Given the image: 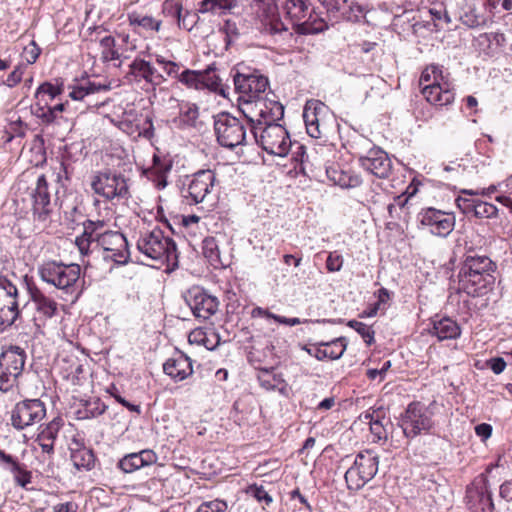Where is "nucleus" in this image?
I'll return each instance as SVG.
<instances>
[{
    "mask_svg": "<svg viewBox=\"0 0 512 512\" xmlns=\"http://www.w3.org/2000/svg\"><path fill=\"white\" fill-rule=\"evenodd\" d=\"M419 87L424 99L437 110H448L455 102V86L440 65L430 64L422 70Z\"/></svg>",
    "mask_w": 512,
    "mask_h": 512,
    "instance_id": "4",
    "label": "nucleus"
},
{
    "mask_svg": "<svg viewBox=\"0 0 512 512\" xmlns=\"http://www.w3.org/2000/svg\"><path fill=\"white\" fill-rule=\"evenodd\" d=\"M202 251L204 257L214 269H220L226 266L225 262L221 258L219 243L214 236L204 238L202 242Z\"/></svg>",
    "mask_w": 512,
    "mask_h": 512,
    "instance_id": "42",
    "label": "nucleus"
},
{
    "mask_svg": "<svg viewBox=\"0 0 512 512\" xmlns=\"http://www.w3.org/2000/svg\"><path fill=\"white\" fill-rule=\"evenodd\" d=\"M26 70L27 64H17L3 80V85L10 89L15 88L23 81Z\"/></svg>",
    "mask_w": 512,
    "mask_h": 512,
    "instance_id": "58",
    "label": "nucleus"
},
{
    "mask_svg": "<svg viewBox=\"0 0 512 512\" xmlns=\"http://www.w3.org/2000/svg\"><path fill=\"white\" fill-rule=\"evenodd\" d=\"M107 409L108 406L100 398H93L86 401L83 411L78 412L82 414L79 418H96L103 415Z\"/></svg>",
    "mask_w": 512,
    "mask_h": 512,
    "instance_id": "50",
    "label": "nucleus"
},
{
    "mask_svg": "<svg viewBox=\"0 0 512 512\" xmlns=\"http://www.w3.org/2000/svg\"><path fill=\"white\" fill-rule=\"evenodd\" d=\"M245 493L253 497L257 502L264 503L269 506L273 502L272 496L262 485L256 483L250 484L246 489Z\"/></svg>",
    "mask_w": 512,
    "mask_h": 512,
    "instance_id": "56",
    "label": "nucleus"
},
{
    "mask_svg": "<svg viewBox=\"0 0 512 512\" xmlns=\"http://www.w3.org/2000/svg\"><path fill=\"white\" fill-rule=\"evenodd\" d=\"M198 14L190 10H183L181 18L179 19L177 26L180 29L191 31L198 22Z\"/></svg>",
    "mask_w": 512,
    "mask_h": 512,
    "instance_id": "62",
    "label": "nucleus"
},
{
    "mask_svg": "<svg viewBox=\"0 0 512 512\" xmlns=\"http://www.w3.org/2000/svg\"><path fill=\"white\" fill-rule=\"evenodd\" d=\"M491 19V10L482 0H464L460 9L461 22L469 27L476 28L485 25Z\"/></svg>",
    "mask_w": 512,
    "mask_h": 512,
    "instance_id": "27",
    "label": "nucleus"
},
{
    "mask_svg": "<svg viewBox=\"0 0 512 512\" xmlns=\"http://www.w3.org/2000/svg\"><path fill=\"white\" fill-rule=\"evenodd\" d=\"M59 374L72 385H81L84 379V367L77 357L62 358L58 364Z\"/></svg>",
    "mask_w": 512,
    "mask_h": 512,
    "instance_id": "39",
    "label": "nucleus"
},
{
    "mask_svg": "<svg viewBox=\"0 0 512 512\" xmlns=\"http://www.w3.org/2000/svg\"><path fill=\"white\" fill-rule=\"evenodd\" d=\"M64 92V83L63 81L56 80V83L53 84L51 82H43L36 89L34 98V103H50L57 96L61 95Z\"/></svg>",
    "mask_w": 512,
    "mask_h": 512,
    "instance_id": "43",
    "label": "nucleus"
},
{
    "mask_svg": "<svg viewBox=\"0 0 512 512\" xmlns=\"http://www.w3.org/2000/svg\"><path fill=\"white\" fill-rule=\"evenodd\" d=\"M157 460L158 456L152 449H143L139 452L125 454L119 459L116 466L123 473L131 474L155 464Z\"/></svg>",
    "mask_w": 512,
    "mask_h": 512,
    "instance_id": "31",
    "label": "nucleus"
},
{
    "mask_svg": "<svg viewBox=\"0 0 512 512\" xmlns=\"http://www.w3.org/2000/svg\"><path fill=\"white\" fill-rule=\"evenodd\" d=\"M40 280L61 292L65 301H76L82 292L81 267L76 263L45 260L37 269Z\"/></svg>",
    "mask_w": 512,
    "mask_h": 512,
    "instance_id": "3",
    "label": "nucleus"
},
{
    "mask_svg": "<svg viewBox=\"0 0 512 512\" xmlns=\"http://www.w3.org/2000/svg\"><path fill=\"white\" fill-rule=\"evenodd\" d=\"M498 216V208L492 204L477 199L476 207L473 210V217L478 219H490Z\"/></svg>",
    "mask_w": 512,
    "mask_h": 512,
    "instance_id": "54",
    "label": "nucleus"
},
{
    "mask_svg": "<svg viewBox=\"0 0 512 512\" xmlns=\"http://www.w3.org/2000/svg\"><path fill=\"white\" fill-rule=\"evenodd\" d=\"M21 314L16 284L7 277L0 276V332L10 328Z\"/></svg>",
    "mask_w": 512,
    "mask_h": 512,
    "instance_id": "15",
    "label": "nucleus"
},
{
    "mask_svg": "<svg viewBox=\"0 0 512 512\" xmlns=\"http://www.w3.org/2000/svg\"><path fill=\"white\" fill-rule=\"evenodd\" d=\"M360 166L380 179H387L392 173L393 163L388 154L379 147L368 150L366 155L358 159Z\"/></svg>",
    "mask_w": 512,
    "mask_h": 512,
    "instance_id": "25",
    "label": "nucleus"
},
{
    "mask_svg": "<svg viewBox=\"0 0 512 512\" xmlns=\"http://www.w3.org/2000/svg\"><path fill=\"white\" fill-rule=\"evenodd\" d=\"M70 459L79 471L92 470L96 462L93 449L86 447L82 441L76 439H73L70 446Z\"/></svg>",
    "mask_w": 512,
    "mask_h": 512,
    "instance_id": "34",
    "label": "nucleus"
},
{
    "mask_svg": "<svg viewBox=\"0 0 512 512\" xmlns=\"http://www.w3.org/2000/svg\"><path fill=\"white\" fill-rule=\"evenodd\" d=\"M41 54V48L37 43L32 40L27 46L24 47L22 53V61L18 64H27V67L34 64Z\"/></svg>",
    "mask_w": 512,
    "mask_h": 512,
    "instance_id": "59",
    "label": "nucleus"
},
{
    "mask_svg": "<svg viewBox=\"0 0 512 512\" xmlns=\"http://www.w3.org/2000/svg\"><path fill=\"white\" fill-rule=\"evenodd\" d=\"M351 169H343L339 166H332L327 168L326 172L331 181L340 187H344L346 179L348 178V172Z\"/></svg>",
    "mask_w": 512,
    "mask_h": 512,
    "instance_id": "61",
    "label": "nucleus"
},
{
    "mask_svg": "<svg viewBox=\"0 0 512 512\" xmlns=\"http://www.w3.org/2000/svg\"><path fill=\"white\" fill-rule=\"evenodd\" d=\"M184 298L192 314L198 320H209L219 310L220 302L218 298L201 286L195 285L189 288Z\"/></svg>",
    "mask_w": 512,
    "mask_h": 512,
    "instance_id": "18",
    "label": "nucleus"
},
{
    "mask_svg": "<svg viewBox=\"0 0 512 512\" xmlns=\"http://www.w3.org/2000/svg\"><path fill=\"white\" fill-rule=\"evenodd\" d=\"M236 6V0H203L200 2L199 12L226 14Z\"/></svg>",
    "mask_w": 512,
    "mask_h": 512,
    "instance_id": "47",
    "label": "nucleus"
},
{
    "mask_svg": "<svg viewBox=\"0 0 512 512\" xmlns=\"http://www.w3.org/2000/svg\"><path fill=\"white\" fill-rule=\"evenodd\" d=\"M379 457L372 450L359 452L344 478L349 490L358 491L371 481L378 472Z\"/></svg>",
    "mask_w": 512,
    "mask_h": 512,
    "instance_id": "11",
    "label": "nucleus"
},
{
    "mask_svg": "<svg viewBox=\"0 0 512 512\" xmlns=\"http://www.w3.org/2000/svg\"><path fill=\"white\" fill-rule=\"evenodd\" d=\"M95 194L107 201H127L131 198L130 179L120 171L106 168L94 173L90 182Z\"/></svg>",
    "mask_w": 512,
    "mask_h": 512,
    "instance_id": "7",
    "label": "nucleus"
},
{
    "mask_svg": "<svg viewBox=\"0 0 512 512\" xmlns=\"http://www.w3.org/2000/svg\"><path fill=\"white\" fill-rule=\"evenodd\" d=\"M250 7L254 19L266 33L276 35L288 31L281 19L276 0H252Z\"/></svg>",
    "mask_w": 512,
    "mask_h": 512,
    "instance_id": "17",
    "label": "nucleus"
},
{
    "mask_svg": "<svg viewBox=\"0 0 512 512\" xmlns=\"http://www.w3.org/2000/svg\"><path fill=\"white\" fill-rule=\"evenodd\" d=\"M243 116L256 144L268 154L286 156L291 147L287 129L278 121L284 116V106L279 101H260L243 109Z\"/></svg>",
    "mask_w": 512,
    "mask_h": 512,
    "instance_id": "1",
    "label": "nucleus"
},
{
    "mask_svg": "<svg viewBox=\"0 0 512 512\" xmlns=\"http://www.w3.org/2000/svg\"><path fill=\"white\" fill-rule=\"evenodd\" d=\"M216 185V174L210 169L194 173L187 183L185 198L189 204L202 203L210 198Z\"/></svg>",
    "mask_w": 512,
    "mask_h": 512,
    "instance_id": "23",
    "label": "nucleus"
},
{
    "mask_svg": "<svg viewBox=\"0 0 512 512\" xmlns=\"http://www.w3.org/2000/svg\"><path fill=\"white\" fill-rule=\"evenodd\" d=\"M121 128L130 135L152 139L154 137L153 118L150 112L129 111L121 121Z\"/></svg>",
    "mask_w": 512,
    "mask_h": 512,
    "instance_id": "29",
    "label": "nucleus"
},
{
    "mask_svg": "<svg viewBox=\"0 0 512 512\" xmlns=\"http://www.w3.org/2000/svg\"><path fill=\"white\" fill-rule=\"evenodd\" d=\"M178 107L179 112L173 119V123L180 129L197 127L200 117L198 105L189 101H181Z\"/></svg>",
    "mask_w": 512,
    "mask_h": 512,
    "instance_id": "38",
    "label": "nucleus"
},
{
    "mask_svg": "<svg viewBox=\"0 0 512 512\" xmlns=\"http://www.w3.org/2000/svg\"><path fill=\"white\" fill-rule=\"evenodd\" d=\"M12 474L17 485L23 488H25L32 481L31 471H28L23 464H20L18 469L12 471Z\"/></svg>",
    "mask_w": 512,
    "mask_h": 512,
    "instance_id": "64",
    "label": "nucleus"
},
{
    "mask_svg": "<svg viewBox=\"0 0 512 512\" xmlns=\"http://www.w3.org/2000/svg\"><path fill=\"white\" fill-rule=\"evenodd\" d=\"M421 226L427 227L436 236L446 237L454 229L456 218L454 213L427 207L421 209L417 215Z\"/></svg>",
    "mask_w": 512,
    "mask_h": 512,
    "instance_id": "21",
    "label": "nucleus"
},
{
    "mask_svg": "<svg viewBox=\"0 0 512 512\" xmlns=\"http://www.w3.org/2000/svg\"><path fill=\"white\" fill-rule=\"evenodd\" d=\"M127 22L131 30L139 36H153L160 32L163 25L161 19L155 18L145 9L129 11Z\"/></svg>",
    "mask_w": 512,
    "mask_h": 512,
    "instance_id": "28",
    "label": "nucleus"
},
{
    "mask_svg": "<svg viewBox=\"0 0 512 512\" xmlns=\"http://www.w3.org/2000/svg\"><path fill=\"white\" fill-rule=\"evenodd\" d=\"M155 62L162 68L163 72L168 77L174 78L177 81L179 80L181 72H182V71H180L181 70L180 63H177L172 60H168L164 56L159 55V54L155 55Z\"/></svg>",
    "mask_w": 512,
    "mask_h": 512,
    "instance_id": "52",
    "label": "nucleus"
},
{
    "mask_svg": "<svg viewBox=\"0 0 512 512\" xmlns=\"http://www.w3.org/2000/svg\"><path fill=\"white\" fill-rule=\"evenodd\" d=\"M111 224L109 219H87L83 223V233L76 237L75 244L82 257V262H85V257L90 256L92 253V245L99 244L106 233L111 232Z\"/></svg>",
    "mask_w": 512,
    "mask_h": 512,
    "instance_id": "19",
    "label": "nucleus"
},
{
    "mask_svg": "<svg viewBox=\"0 0 512 512\" xmlns=\"http://www.w3.org/2000/svg\"><path fill=\"white\" fill-rule=\"evenodd\" d=\"M308 18L301 20L294 28L299 35H312L328 29L327 22L316 13H309Z\"/></svg>",
    "mask_w": 512,
    "mask_h": 512,
    "instance_id": "41",
    "label": "nucleus"
},
{
    "mask_svg": "<svg viewBox=\"0 0 512 512\" xmlns=\"http://www.w3.org/2000/svg\"><path fill=\"white\" fill-rule=\"evenodd\" d=\"M200 81L201 90L222 92V82L214 67L208 66L206 69L200 70Z\"/></svg>",
    "mask_w": 512,
    "mask_h": 512,
    "instance_id": "46",
    "label": "nucleus"
},
{
    "mask_svg": "<svg viewBox=\"0 0 512 512\" xmlns=\"http://www.w3.org/2000/svg\"><path fill=\"white\" fill-rule=\"evenodd\" d=\"M228 510V504L225 500L214 499L206 501L200 504L196 512H226Z\"/></svg>",
    "mask_w": 512,
    "mask_h": 512,
    "instance_id": "60",
    "label": "nucleus"
},
{
    "mask_svg": "<svg viewBox=\"0 0 512 512\" xmlns=\"http://www.w3.org/2000/svg\"><path fill=\"white\" fill-rule=\"evenodd\" d=\"M96 247L103 249L105 258H110L117 264H126L129 260V247L126 237L119 231L106 233Z\"/></svg>",
    "mask_w": 512,
    "mask_h": 512,
    "instance_id": "26",
    "label": "nucleus"
},
{
    "mask_svg": "<svg viewBox=\"0 0 512 512\" xmlns=\"http://www.w3.org/2000/svg\"><path fill=\"white\" fill-rule=\"evenodd\" d=\"M100 48L101 58L104 62L119 60L121 57H123V53L119 52V50L116 48L115 38L110 35L101 38ZM124 58H127V56H124Z\"/></svg>",
    "mask_w": 512,
    "mask_h": 512,
    "instance_id": "49",
    "label": "nucleus"
},
{
    "mask_svg": "<svg viewBox=\"0 0 512 512\" xmlns=\"http://www.w3.org/2000/svg\"><path fill=\"white\" fill-rule=\"evenodd\" d=\"M188 89L201 90L200 70L184 69L178 80Z\"/></svg>",
    "mask_w": 512,
    "mask_h": 512,
    "instance_id": "55",
    "label": "nucleus"
},
{
    "mask_svg": "<svg viewBox=\"0 0 512 512\" xmlns=\"http://www.w3.org/2000/svg\"><path fill=\"white\" fill-rule=\"evenodd\" d=\"M381 414V411H373L372 413L365 414V419L368 420V424L370 425V431L373 435L374 442L387 439L384 421L386 420L387 423L389 421L384 416H381Z\"/></svg>",
    "mask_w": 512,
    "mask_h": 512,
    "instance_id": "45",
    "label": "nucleus"
},
{
    "mask_svg": "<svg viewBox=\"0 0 512 512\" xmlns=\"http://www.w3.org/2000/svg\"><path fill=\"white\" fill-rule=\"evenodd\" d=\"M137 249L146 258L157 262L167 269H174L178 265V254L175 242L164 232L155 228L140 235Z\"/></svg>",
    "mask_w": 512,
    "mask_h": 512,
    "instance_id": "6",
    "label": "nucleus"
},
{
    "mask_svg": "<svg viewBox=\"0 0 512 512\" xmlns=\"http://www.w3.org/2000/svg\"><path fill=\"white\" fill-rule=\"evenodd\" d=\"M190 344L204 346L208 350L215 349L220 344L219 334L214 329L195 328L188 336Z\"/></svg>",
    "mask_w": 512,
    "mask_h": 512,
    "instance_id": "40",
    "label": "nucleus"
},
{
    "mask_svg": "<svg viewBox=\"0 0 512 512\" xmlns=\"http://www.w3.org/2000/svg\"><path fill=\"white\" fill-rule=\"evenodd\" d=\"M200 222L201 218L197 215H175L171 218V222L166 220L168 227L173 232L176 227L179 233L192 239L202 234Z\"/></svg>",
    "mask_w": 512,
    "mask_h": 512,
    "instance_id": "36",
    "label": "nucleus"
},
{
    "mask_svg": "<svg viewBox=\"0 0 512 512\" xmlns=\"http://www.w3.org/2000/svg\"><path fill=\"white\" fill-rule=\"evenodd\" d=\"M214 131L218 143L223 147L234 148L245 143V124L230 113L222 112L214 117Z\"/></svg>",
    "mask_w": 512,
    "mask_h": 512,
    "instance_id": "14",
    "label": "nucleus"
},
{
    "mask_svg": "<svg viewBox=\"0 0 512 512\" xmlns=\"http://www.w3.org/2000/svg\"><path fill=\"white\" fill-rule=\"evenodd\" d=\"M163 372L175 382L183 381L193 374L192 360L183 352L177 351L165 361Z\"/></svg>",
    "mask_w": 512,
    "mask_h": 512,
    "instance_id": "32",
    "label": "nucleus"
},
{
    "mask_svg": "<svg viewBox=\"0 0 512 512\" xmlns=\"http://www.w3.org/2000/svg\"><path fill=\"white\" fill-rule=\"evenodd\" d=\"M110 88V84L92 81L89 78L76 79L73 84L68 86L70 90L69 97L75 101H83L86 97L100 92H107Z\"/></svg>",
    "mask_w": 512,
    "mask_h": 512,
    "instance_id": "35",
    "label": "nucleus"
},
{
    "mask_svg": "<svg viewBox=\"0 0 512 512\" xmlns=\"http://www.w3.org/2000/svg\"><path fill=\"white\" fill-rule=\"evenodd\" d=\"M64 426L62 417H54L51 421L40 424L34 439V442L41 449L45 459H52L55 454V443L58 435Z\"/></svg>",
    "mask_w": 512,
    "mask_h": 512,
    "instance_id": "24",
    "label": "nucleus"
},
{
    "mask_svg": "<svg viewBox=\"0 0 512 512\" xmlns=\"http://www.w3.org/2000/svg\"><path fill=\"white\" fill-rule=\"evenodd\" d=\"M469 509L472 512H493L492 495L486 485L467 489Z\"/></svg>",
    "mask_w": 512,
    "mask_h": 512,
    "instance_id": "37",
    "label": "nucleus"
},
{
    "mask_svg": "<svg viewBox=\"0 0 512 512\" xmlns=\"http://www.w3.org/2000/svg\"><path fill=\"white\" fill-rule=\"evenodd\" d=\"M303 119L308 135L315 139L326 137L336 122L335 115L329 106L317 99L306 101Z\"/></svg>",
    "mask_w": 512,
    "mask_h": 512,
    "instance_id": "9",
    "label": "nucleus"
},
{
    "mask_svg": "<svg viewBox=\"0 0 512 512\" xmlns=\"http://www.w3.org/2000/svg\"><path fill=\"white\" fill-rule=\"evenodd\" d=\"M172 167V157L158 152L153 155L152 165L144 171V174L158 189H163L167 186V177Z\"/></svg>",
    "mask_w": 512,
    "mask_h": 512,
    "instance_id": "30",
    "label": "nucleus"
},
{
    "mask_svg": "<svg viewBox=\"0 0 512 512\" xmlns=\"http://www.w3.org/2000/svg\"><path fill=\"white\" fill-rule=\"evenodd\" d=\"M233 82L235 92L239 95V110L242 114L244 107L249 104H258L260 101H275L268 97H262L269 88V80L258 69L238 65L233 76Z\"/></svg>",
    "mask_w": 512,
    "mask_h": 512,
    "instance_id": "5",
    "label": "nucleus"
},
{
    "mask_svg": "<svg viewBox=\"0 0 512 512\" xmlns=\"http://www.w3.org/2000/svg\"><path fill=\"white\" fill-rule=\"evenodd\" d=\"M27 291L34 305V324L43 328L49 320L59 315L60 305L34 283L28 285Z\"/></svg>",
    "mask_w": 512,
    "mask_h": 512,
    "instance_id": "20",
    "label": "nucleus"
},
{
    "mask_svg": "<svg viewBox=\"0 0 512 512\" xmlns=\"http://www.w3.org/2000/svg\"><path fill=\"white\" fill-rule=\"evenodd\" d=\"M183 10V5L179 0H165L162 4V13L171 17L176 24L181 18Z\"/></svg>",
    "mask_w": 512,
    "mask_h": 512,
    "instance_id": "57",
    "label": "nucleus"
},
{
    "mask_svg": "<svg viewBox=\"0 0 512 512\" xmlns=\"http://www.w3.org/2000/svg\"><path fill=\"white\" fill-rule=\"evenodd\" d=\"M32 112L44 124H52L58 118L50 103H34Z\"/></svg>",
    "mask_w": 512,
    "mask_h": 512,
    "instance_id": "51",
    "label": "nucleus"
},
{
    "mask_svg": "<svg viewBox=\"0 0 512 512\" xmlns=\"http://www.w3.org/2000/svg\"><path fill=\"white\" fill-rule=\"evenodd\" d=\"M429 333L439 341L455 340L461 336L462 329L458 322L450 317L435 316L431 319Z\"/></svg>",
    "mask_w": 512,
    "mask_h": 512,
    "instance_id": "33",
    "label": "nucleus"
},
{
    "mask_svg": "<svg viewBox=\"0 0 512 512\" xmlns=\"http://www.w3.org/2000/svg\"><path fill=\"white\" fill-rule=\"evenodd\" d=\"M320 345L324 347L325 360H337L344 354L348 342L345 337H339L331 341L320 342Z\"/></svg>",
    "mask_w": 512,
    "mask_h": 512,
    "instance_id": "48",
    "label": "nucleus"
},
{
    "mask_svg": "<svg viewBox=\"0 0 512 512\" xmlns=\"http://www.w3.org/2000/svg\"><path fill=\"white\" fill-rule=\"evenodd\" d=\"M344 264V258L338 251H331L328 253L326 259V270L329 273L339 272Z\"/></svg>",
    "mask_w": 512,
    "mask_h": 512,
    "instance_id": "63",
    "label": "nucleus"
},
{
    "mask_svg": "<svg viewBox=\"0 0 512 512\" xmlns=\"http://www.w3.org/2000/svg\"><path fill=\"white\" fill-rule=\"evenodd\" d=\"M496 270L497 265L490 257L468 249L457 275L458 291L473 298L486 296L494 289Z\"/></svg>",
    "mask_w": 512,
    "mask_h": 512,
    "instance_id": "2",
    "label": "nucleus"
},
{
    "mask_svg": "<svg viewBox=\"0 0 512 512\" xmlns=\"http://www.w3.org/2000/svg\"><path fill=\"white\" fill-rule=\"evenodd\" d=\"M30 198L33 222L41 228H46L51 221L54 204L51 201L49 183L44 174L37 176L35 186L31 189Z\"/></svg>",
    "mask_w": 512,
    "mask_h": 512,
    "instance_id": "13",
    "label": "nucleus"
},
{
    "mask_svg": "<svg viewBox=\"0 0 512 512\" xmlns=\"http://www.w3.org/2000/svg\"><path fill=\"white\" fill-rule=\"evenodd\" d=\"M347 325L354 329L368 346L375 342V331L372 326L357 320H350Z\"/></svg>",
    "mask_w": 512,
    "mask_h": 512,
    "instance_id": "53",
    "label": "nucleus"
},
{
    "mask_svg": "<svg viewBox=\"0 0 512 512\" xmlns=\"http://www.w3.org/2000/svg\"><path fill=\"white\" fill-rule=\"evenodd\" d=\"M47 415L46 404L39 398H27L17 402L10 411V424L17 431H23L40 423Z\"/></svg>",
    "mask_w": 512,
    "mask_h": 512,
    "instance_id": "12",
    "label": "nucleus"
},
{
    "mask_svg": "<svg viewBox=\"0 0 512 512\" xmlns=\"http://www.w3.org/2000/svg\"><path fill=\"white\" fill-rule=\"evenodd\" d=\"M26 352L17 345L3 347L0 353V391L7 393L18 386L25 363Z\"/></svg>",
    "mask_w": 512,
    "mask_h": 512,
    "instance_id": "8",
    "label": "nucleus"
},
{
    "mask_svg": "<svg viewBox=\"0 0 512 512\" xmlns=\"http://www.w3.org/2000/svg\"><path fill=\"white\" fill-rule=\"evenodd\" d=\"M128 68L124 78L131 85L145 90H155L156 87L166 82V77L150 61L141 57H136Z\"/></svg>",
    "mask_w": 512,
    "mask_h": 512,
    "instance_id": "16",
    "label": "nucleus"
},
{
    "mask_svg": "<svg viewBox=\"0 0 512 512\" xmlns=\"http://www.w3.org/2000/svg\"><path fill=\"white\" fill-rule=\"evenodd\" d=\"M433 413L429 407L421 401L410 402L401 414V428L408 439H413L422 434H428L434 427Z\"/></svg>",
    "mask_w": 512,
    "mask_h": 512,
    "instance_id": "10",
    "label": "nucleus"
},
{
    "mask_svg": "<svg viewBox=\"0 0 512 512\" xmlns=\"http://www.w3.org/2000/svg\"><path fill=\"white\" fill-rule=\"evenodd\" d=\"M249 361L258 371L257 380L263 389L266 391H277L285 397L289 395L290 387L283 373L279 372L276 367L264 365L254 352H250Z\"/></svg>",
    "mask_w": 512,
    "mask_h": 512,
    "instance_id": "22",
    "label": "nucleus"
},
{
    "mask_svg": "<svg viewBox=\"0 0 512 512\" xmlns=\"http://www.w3.org/2000/svg\"><path fill=\"white\" fill-rule=\"evenodd\" d=\"M284 11L286 17L292 22L294 29L308 15L309 7L307 0H285Z\"/></svg>",
    "mask_w": 512,
    "mask_h": 512,
    "instance_id": "44",
    "label": "nucleus"
}]
</instances>
